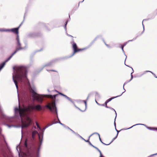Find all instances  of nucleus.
I'll list each match as a JSON object with an SVG mask.
<instances>
[{
  "label": "nucleus",
  "instance_id": "1",
  "mask_svg": "<svg viewBox=\"0 0 157 157\" xmlns=\"http://www.w3.org/2000/svg\"><path fill=\"white\" fill-rule=\"evenodd\" d=\"M28 85L29 86V88L31 90V93L32 95V97L34 100H36L39 102H42L43 101V98L44 97H47L50 98L53 100L54 99V101L53 102L55 101V98L58 95L57 94L54 95H38L36 93V89L35 86L33 84L31 85L29 81H28Z\"/></svg>",
  "mask_w": 157,
  "mask_h": 157
},
{
  "label": "nucleus",
  "instance_id": "2",
  "mask_svg": "<svg viewBox=\"0 0 157 157\" xmlns=\"http://www.w3.org/2000/svg\"><path fill=\"white\" fill-rule=\"evenodd\" d=\"M17 74L16 79L23 82L24 79H26L27 74V67L24 66H18L16 67Z\"/></svg>",
  "mask_w": 157,
  "mask_h": 157
},
{
  "label": "nucleus",
  "instance_id": "3",
  "mask_svg": "<svg viewBox=\"0 0 157 157\" xmlns=\"http://www.w3.org/2000/svg\"><path fill=\"white\" fill-rule=\"evenodd\" d=\"M46 107L48 108L54 114H56L57 118L59 121L58 122H55L53 123L52 124H51L50 125H52L53 124H55L58 123L65 127H66L65 125L64 124L60 122L58 118L57 108L56 106L55 101L52 102V103H49L46 106Z\"/></svg>",
  "mask_w": 157,
  "mask_h": 157
},
{
  "label": "nucleus",
  "instance_id": "4",
  "mask_svg": "<svg viewBox=\"0 0 157 157\" xmlns=\"http://www.w3.org/2000/svg\"><path fill=\"white\" fill-rule=\"evenodd\" d=\"M42 109V107L39 105L34 106L33 105H29L26 107L27 114H30L33 110L40 111Z\"/></svg>",
  "mask_w": 157,
  "mask_h": 157
},
{
  "label": "nucleus",
  "instance_id": "5",
  "mask_svg": "<svg viewBox=\"0 0 157 157\" xmlns=\"http://www.w3.org/2000/svg\"><path fill=\"white\" fill-rule=\"evenodd\" d=\"M21 119V125H13V127L19 128L21 127V128H24L27 127L30 125L31 124L32 120L29 117H27V120L24 123L23 122L22 120V118ZM21 134L22 133V130L21 129Z\"/></svg>",
  "mask_w": 157,
  "mask_h": 157
},
{
  "label": "nucleus",
  "instance_id": "6",
  "mask_svg": "<svg viewBox=\"0 0 157 157\" xmlns=\"http://www.w3.org/2000/svg\"><path fill=\"white\" fill-rule=\"evenodd\" d=\"M14 112L15 113H19V115L21 118L25 117L26 116V113H27L26 107L23 109H19L16 108L14 109Z\"/></svg>",
  "mask_w": 157,
  "mask_h": 157
},
{
  "label": "nucleus",
  "instance_id": "7",
  "mask_svg": "<svg viewBox=\"0 0 157 157\" xmlns=\"http://www.w3.org/2000/svg\"><path fill=\"white\" fill-rule=\"evenodd\" d=\"M16 40L17 41L16 43V48L18 50L20 51L21 50L25 49L26 48V47L23 48L21 47V44L20 41V39L19 38V36L17 35L16 38Z\"/></svg>",
  "mask_w": 157,
  "mask_h": 157
},
{
  "label": "nucleus",
  "instance_id": "8",
  "mask_svg": "<svg viewBox=\"0 0 157 157\" xmlns=\"http://www.w3.org/2000/svg\"><path fill=\"white\" fill-rule=\"evenodd\" d=\"M72 47L73 48L74 50V52L71 55V56H73L77 52L82 51L84 50L85 49H77V46L76 44L74 42V40H73L72 41Z\"/></svg>",
  "mask_w": 157,
  "mask_h": 157
},
{
  "label": "nucleus",
  "instance_id": "9",
  "mask_svg": "<svg viewBox=\"0 0 157 157\" xmlns=\"http://www.w3.org/2000/svg\"><path fill=\"white\" fill-rule=\"evenodd\" d=\"M142 125L144 126L147 129H148L149 130H152V131H157V128H154V127H148L146 125H145V124H136L134 125H133L132 126V127H130L129 128H128L125 129V130L128 129H129L130 128H132V127H134V126H136V125Z\"/></svg>",
  "mask_w": 157,
  "mask_h": 157
},
{
  "label": "nucleus",
  "instance_id": "10",
  "mask_svg": "<svg viewBox=\"0 0 157 157\" xmlns=\"http://www.w3.org/2000/svg\"><path fill=\"white\" fill-rule=\"evenodd\" d=\"M37 134L39 136V141L40 143V146L42 143V138L40 136L39 134V133L37 132L36 131H34L32 132V136L33 138H34L35 135L36 134Z\"/></svg>",
  "mask_w": 157,
  "mask_h": 157
},
{
  "label": "nucleus",
  "instance_id": "11",
  "mask_svg": "<svg viewBox=\"0 0 157 157\" xmlns=\"http://www.w3.org/2000/svg\"><path fill=\"white\" fill-rule=\"evenodd\" d=\"M19 51L18 50H17V49L16 48L15 50L14 51V52L12 53L11 55L5 61V62H3V63H5L6 62H8L9 60L14 55L16 52H17Z\"/></svg>",
  "mask_w": 157,
  "mask_h": 157
},
{
  "label": "nucleus",
  "instance_id": "12",
  "mask_svg": "<svg viewBox=\"0 0 157 157\" xmlns=\"http://www.w3.org/2000/svg\"><path fill=\"white\" fill-rule=\"evenodd\" d=\"M19 29V27H18L17 28H13L11 29H9L10 31H12L13 33L17 34V35L19 36L18 35V29Z\"/></svg>",
  "mask_w": 157,
  "mask_h": 157
},
{
  "label": "nucleus",
  "instance_id": "13",
  "mask_svg": "<svg viewBox=\"0 0 157 157\" xmlns=\"http://www.w3.org/2000/svg\"><path fill=\"white\" fill-rule=\"evenodd\" d=\"M66 99H67L69 101L71 102V103H73V104L74 105L75 107L77 109H78L79 110H80L81 111V109L78 107H77L75 105V103L72 100V99L69 97H67V95L66 96L65 98Z\"/></svg>",
  "mask_w": 157,
  "mask_h": 157
},
{
  "label": "nucleus",
  "instance_id": "14",
  "mask_svg": "<svg viewBox=\"0 0 157 157\" xmlns=\"http://www.w3.org/2000/svg\"><path fill=\"white\" fill-rule=\"evenodd\" d=\"M117 97H118V96H116L114 97H112L111 98H110L108 100H107L105 102V105H107V104L110 101L112 100L113 99L115 98H117Z\"/></svg>",
  "mask_w": 157,
  "mask_h": 157
},
{
  "label": "nucleus",
  "instance_id": "15",
  "mask_svg": "<svg viewBox=\"0 0 157 157\" xmlns=\"http://www.w3.org/2000/svg\"><path fill=\"white\" fill-rule=\"evenodd\" d=\"M13 80L15 84L16 88H17V90L18 88V86L17 84V82L16 80L14 79V78H13Z\"/></svg>",
  "mask_w": 157,
  "mask_h": 157
},
{
  "label": "nucleus",
  "instance_id": "16",
  "mask_svg": "<svg viewBox=\"0 0 157 157\" xmlns=\"http://www.w3.org/2000/svg\"><path fill=\"white\" fill-rule=\"evenodd\" d=\"M105 107L107 108H109L111 110H113L115 113V114H116V117H117V113H116V111L113 108H111V107H108V106L107 105H105Z\"/></svg>",
  "mask_w": 157,
  "mask_h": 157
},
{
  "label": "nucleus",
  "instance_id": "17",
  "mask_svg": "<svg viewBox=\"0 0 157 157\" xmlns=\"http://www.w3.org/2000/svg\"><path fill=\"white\" fill-rule=\"evenodd\" d=\"M127 83V82H125L124 83V85H123V90H124V91L123 92H122V93H121V94L120 95H118V96H118V97H120V96H121L122 94H123V93H124V92H125V89H124V86L125 84H126Z\"/></svg>",
  "mask_w": 157,
  "mask_h": 157
},
{
  "label": "nucleus",
  "instance_id": "18",
  "mask_svg": "<svg viewBox=\"0 0 157 157\" xmlns=\"http://www.w3.org/2000/svg\"><path fill=\"white\" fill-rule=\"evenodd\" d=\"M50 125H48V126H46V127H45L43 129V130H42V139H43V134L44 133V132L45 131V129L46 128H48V127H49V126H50Z\"/></svg>",
  "mask_w": 157,
  "mask_h": 157
},
{
  "label": "nucleus",
  "instance_id": "19",
  "mask_svg": "<svg viewBox=\"0 0 157 157\" xmlns=\"http://www.w3.org/2000/svg\"><path fill=\"white\" fill-rule=\"evenodd\" d=\"M94 134H97V135L99 137H100V135L99 134V133H97V132H94V133H92L91 135H90L89 136V138H88V139H89H89H90V137L91 136H92L93 135H94Z\"/></svg>",
  "mask_w": 157,
  "mask_h": 157
},
{
  "label": "nucleus",
  "instance_id": "20",
  "mask_svg": "<svg viewBox=\"0 0 157 157\" xmlns=\"http://www.w3.org/2000/svg\"><path fill=\"white\" fill-rule=\"evenodd\" d=\"M0 31L2 32H10L9 29H0Z\"/></svg>",
  "mask_w": 157,
  "mask_h": 157
},
{
  "label": "nucleus",
  "instance_id": "21",
  "mask_svg": "<svg viewBox=\"0 0 157 157\" xmlns=\"http://www.w3.org/2000/svg\"><path fill=\"white\" fill-rule=\"evenodd\" d=\"M134 72V70H133V72H132L131 74V78L129 80V81H128L129 82H130V81H131V80L133 78V75H132V73H133Z\"/></svg>",
  "mask_w": 157,
  "mask_h": 157
},
{
  "label": "nucleus",
  "instance_id": "22",
  "mask_svg": "<svg viewBox=\"0 0 157 157\" xmlns=\"http://www.w3.org/2000/svg\"><path fill=\"white\" fill-rule=\"evenodd\" d=\"M145 20H146V19H144L142 21V25H143V31L142 32V34L144 32V26L143 25V22L144 21H145Z\"/></svg>",
  "mask_w": 157,
  "mask_h": 157
},
{
  "label": "nucleus",
  "instance_id": "23",
  "mask_svg": "<svg viewBox=\"0 0 157 157\" xmlns=\"http://www.w3.org/2000/svg\"><path fill=\"white\" fill-rule=\"evenodd\" d=\"M33 36V34L32 33H29L27 35V36L28 37H32Z\"/></svg>",
  "mask_w": 157,
  "mask_h": 157
},
{
  "label": "nucleus",
  "instance_id": "24",
  "mask_svg": "<svg viewBox=\"0 0 157 157\" xmlns=\"http://www.w3.org/2000/svg\"><path fill=\"white\" fill-rule=\"evenodd\" d=\"M145 73L146 72H151V73H152L153 75H154V76H155V77L157 78V77H156L155 76V74H154L151 71H145Z\"/></svg>",
  "mask_w": 157,
  "mask_h": 157
},
{
  "label": "nucleus",
  "instance_id": "25",
  "mask_svg": "<svg viewBox=\"0 0 157 157\" xmlns=\"http://www.w3.org/2000/svg\"><path fill=\"white\" fill-rule=\"evenodd\" d=\"M137 36H136V37L133 38L132 40H128L127 41V43H128V42H130V41H132L135 40L137 38Z\"/></svg>",
  "mask_w": 157,
  "mask_h": 157
},
{
  "label": "nucleus",
  "instance_id": "26",
  "mask_svg": "<svg viewBox=\"0 0 157 157\" xmlns=\"http://www.w3.org/2000/svg\"><path fill=\"white\" fill-rule=\"evenodd\" d=\"M2 137H3V139H4V141L6 143V146H7V147H8V146L7 145V144L6 143V140H5V138L4 136L3 135H2Z\"/></svg>",
  "mask_w": 157,
  "mask_h": 157
},
{
  "label": "nucleus",
  "instance_id": "27",
  "mask_svg": "<svg viewBox=\"0 0 157 157\" xmlns=\"http://www.w3.org/2000/svg\"><path fill=\"white\" fill-rule=\"evenodd\" d=\"M117 134L116 136L114 138H113V140H114L117 137V135H118V133L120 132V131L117 130Z\"/></svg>",
  "mask_w": 157,
  "mask_h": 157
},
{
  "label": "nucleus",
  "instance_id": "28",
  "mask_svg": "<svg viewBox=\"0 0 157 157\" xmlns=\"http://www.w3.org/2000/svg\"><path fill=\"white\" fill-rule=\"evenodd\" d=\"M67 22H68V21H67L66 22L65 24V25L64 26V29L66 31H67L66 26H67Z\"/></svg>",
  "mask_w": 157,
  "mask_h": 157
},
{
  "label": "nucleus",
  "instance_id": "29",
  "mask_svg": "<svg viewBox=\"0 0 157 157\" xmlns=\"http://www.w3.org/2000/svg\"><path fill=\"white\" fill-rule=\"evenodd\" d=\"M112 141H113V140H112V141H111L110 143H108V144H105V143H104L103 142H101V143H102V144H104V145H107H107H109L110 144V143H111Z\"/></svg>",
  "mask_w": 157,
  "mask_h": 157
},
{
  "label": "nucleus",
  "instance_id": "30",
  "mask_svg": "<svg viewBox=\"0 0 157 157\" xmlns=\"http://www.w3.org/2000/svg\"><path fill=\"white\" fill-rule=\"evenodd\" d=\"M27 139H26L25 141V146L26 147H27Z\"/></svg>",
  "mask_w": 157,
  "mask_h": 157
},
{
  "label": "nucleus",
  "instance_id": "31",
  "mask_svg": "<svg viewBox=\"0 0 157 157\" xmlns=\"http://www.w3.org/2000/svg\"><path fill=\"white\" fill-rule=\"evenodd\" d=\"M36 125L37 126V127L39 128L40 129H41V128H40V127L39 125L37 123V122H36Z\"/></svg>",
  "mask_w": 157,
  "mask_h": 157
},
{
  "label": "nucleus",
  "instance_id": "32",
  "mask_svg": "<svg viewBox=\"0 0 157 157\" xmlns=\"http://www.w3.org/2000/svg\"><path fill=\"white\" fill-rule=\"evenodd\" d=\"M88 144H90L91 146L92 147H95V146H94V145H93L90 143V142H89Z\"/></svg>",
  "mask_w": 157,
  "mask_h": 157
},
{
  "label": "nucleus",
  "instance_id": "33",
  "mask_svg": "<svg viewBox=\"0 0 157 157\" xmlns=\"http://www.w3.org/2000/svg\"><path fill=\"white\" fill-rule=\"evenodd\" d=\"M124 47V46H121V48L122 49V51H123V52H124H124L123 49V48Z\"/></svg>",
  "mask_w": 157,
  "mask_h": 157
},
{
  "label": "nucleus",
  "instance_id": "34",
  "mask_svg": "<svg viewBox=\"0 0 157 157\" xmlns=\"http://www.w3.org/2000/svg\"><path fill=\"white\" fill-rule=\"evenodd\" d=\"M83 101L84 102V103L85 104L86 107V101H87V100H84V101Z\"/></svg>",
  "mask_w": 157,
  "mask_h": 157
},
{
  "label": "nucleus",
  "instance_id": "35",
  "mask_svg": "<svg viewBox=\"0 0 157 157\" xmlns=\"http://www.w3.org/2000/svg\"><path fill=\"white\" fill-rule=\"evenodd\" d=\"M116 118V117H115V118L114 122V126H115V128H116V123H115Z\"/></svg>",
  "mask_w": 157,
  "mask_h": 157
},
{
  "label": "nucleus",
  "instance_id": "36",
  "mask_svg": "<svg viewBox=\"0 0 157 157\" xmlns=\"http://www.w3.org/2000/svg\"><path fill=\"white\" fill-rule=\"evenodd\" d=\"M59 94L60 95H62V96H63V97H64L65 98L66 96V95H64V94H62V93H59Z\"/></svg>",
  "mask_w": 157,
  "mask_h": 157
},
{
  "label": "nucleus",
  "instance_id": "37",
  "mask_svg": "<svg viewBox=\"0 0 157 157\" xmlns=\"http://www.w3.org/2000/svg\"><path fill=\"white\" fill-rule=\"evenodd\" d=\"M103 41H104V43H105V45H106V46H107L109 48V46L108 44H107L105 43V41H104V40H103Z\"/></svg>",
  "mask_w": 157,
  "mask_h": 157
},
{
  "label": "nucleus",
  "instance_id": "38",
  "mask_svg": "<svg viewBox=\"0 0 157 157\" xmlns=\"http://www.w3.org/2000/svg\"><path fill=\"white\" fill-rule=\"evenodd\" d=\"M70 130H71L73 133L75 134H76V133H75L74 131H73L71 129H70Z\"/></svg>",
  "mask_w": 157,
  "mask_h": 157
},
{
  "label": "nucleus",
  "instance_id": "39",
  "mask_svg": "<svg viewBox=\"0 0 157 157\" xmlns=\"http://www.w3.org/2000/svg\"><path fill=\"white\" fill-rule=\"evenodd\" d=\"M6 125L9 128H10L12 127H13V125H10L8 124H6Z\"/></svg>",
  "mask_w": 157,
  "mask_h": 157
},
{
  "label": "nucleus",
  "instance_id": "40",
  "mask_svg": "<svg viewBox=\"0 0 157 157\" xmlns=\"http://www.w3.org/2000/svg\"><path fill=\"white\" fill-rule=\"evenodd\" d=\"M124 55L126 56V58H125V60H126V58H127V56L125 55V54H124ZM124 64L126 66H127L128 67H129L128 66L126 65L125 64V61H124Z\"/></svg>",
  "mask_w": 157,
  "mask_h": 157
},
{
  "label": "nucleus",
  "instance_id": "41",
  "mask_svg": "<svg viewBox=\"0 0 157 157\" xmlns=\"http://www.w3.org/2000/svg\"><path fill=\"white\" fill-rule=\"evenodd\" d=\"M95 102H96V103L98 105H101V104L98 103V102L97 101H96V100H95Z\"/></svg>",
  "mask_w": 157,
  "mask_h": 157
},
{
  "label": "nucleus",
  "instance_id": "42",
  "mask_svg": "<svg viewBox=\"0 0 157 157\" xmlns=\"http://www.w3.org/2000/svg\"><path fill=\"white\" fill-rule=\"evenodd\" d=\"M65 128H66L67 129H68L69 130H70V129H71L69 127H67V126H66L65 127Z\"/></svg>",
  "mask_w": 157,
  "mask_h": 157
},
{
  "label": "nucleus",
  "instance_id": "43",
  "mask_svg": "<svg viewBox=\"0 0 157 157\" xmlns=\"http://www.w3.org/2000/svg\"><path fill=\"white\" fill-rule=\"evenodd\" d=\"M89 139H88L87 140H84L86 142H88V143H89Z\"/></svg>",
  "mask_w": 157,
  "mask_h": 157
},
{
  "label": "nucleus",
  "instance_id": "44",
  "mask_svg": "<svg viewBox=\"0 0 157 157\" xmlns=\"http://www.w3.org/2000/svg\"><path fill=\"white\" fill-rule=\"evenodd\" d=\"M67 35L68 36H70V37H73L71 35H69V34H67Z\"/></svg>",
  "mask_w": 157,
  "mask_h": 157
},
{
  "label": "nucleus",
  "instance_id": "45",
  "mask_svg": "<svg viewBox=\"0 0 157 157\" xmlns=\"http://www.w3.org/2000/svg\"><path fill=\"white\" fill-rule=\"evenodd\" d=\"M51 63L52 62H50V63H48V64H47L46 65L47 66H49V65H51Z\"/></svg>",
  "mask_w": 157,
  "mask_h": 157
},
{
  "label": "nucleus",
  "instance_id": "46",
  "mask_svg": "<svg viewBox=\"0 0 157 157\" xmlns=\"http://www.w3.org/2000/svg\"><path fill=\"white\" fill-rule=\"evenodd\" d=\"M75 135H77V136H79L80 137V136H81L80 135H79L78 134L76 133V134H75Z\"/></svg>",
  "mask_w": 157,
  "mask_h": 157
},
{
  "label": "nucleus",
  "instance_id": "47",
  "mask_svg": "<svg viewBox=\"0 0 157 157\" xmlns=\"http://www.w3.org/2000/svg\"><path fill=\"white\" fill-rule=\"evenodd\" d=\"M23 23V22H21V23L20 24V25H19V26L18 27H19V28L21 26V25H22V24Z\"/></svg>",
  "mask_w": 157,
  "mask_h": 157
},
{
  "label": "nucleus",
  "instance_id": "48",
  "mask_svg": "<svg viewBox=\"0 0 157 157\" xmlns=\"http://www.w3.org/2000/svg\"><path fill=\"white\" fill-rule=\"evenodd\" d=\"M89 95L86 98V100H87V101L88 100V98H89Z\"/></svg>",
  "mask_w": 157,
  "mask_h": 157
},
{
  "label": "nucleus",
  "instance_id": "49",
  "mask_svg": "<svg viewBox=\"0 0 157 157\" xmlns=\"http://www.w3.org/2000/svg\"><path fill=\"white\" fill-rule=\"evenodd\" d=\"M50 71H54V72H56V71L55 70H50Z\"/></svg>",
  "mask_w": 157,
  "mask_h": 157
},
{
  "label": "nucleus",
  "instance_id": "50",
  "mask_svg": "<svg viewBox=\"0 0 157 157\" xmlns=\"http://www.w3.org/2000/svg\"><path fill=\"white\" fill-rule=\"evenodd\" d=\"M80 137L82 140H85L83 138L82 136H80Z\"/></svg>",
  "mask_w": 157,
  "mask_h": 157
},
{
  "label": "nucleus",
  "instance_id": "51",
  "mask_svg": "<svg viewBox=\"0 0 157 157\" xmlns=\"http://www.w3.org/2000/svg\"><path fill=\"white\" fill-rule=\"evenodd\" d=\"M99 140H100V141L101 142H102V140H101V139L100 138V137H99Z\"/></svg>",
  "mask_w": 157,
  "mask_h": 157
},
{
  "label": "nucleus",
  "instance_id": "52",
  "mask_svg": "<svg viewBox=\"0 0 157 157\" xmlns=\"http://www.w3.org/2000/svg\"><path fill=\"white\" fill-rule=\"evenodd\" d=\"M56 119H54V121L53 123L55 122H57V121H56Z\"/></svg>",
  "mask_w": 157,
  "mask_h": 157
},
{
  "label": "nucleus",
  "instance_id": "53",
  "mask_svg": "<svg viewBox=\"0 0 157 157\" xmlns=\"http://www.w3.org/2000/svg\"><path fill=\"white\" fill-rule=\"evenodd\" d=\"M131 68H132V72H133V68L132 67H131Z\"/></svg>",
  "mask_w": 157,
  "mask_h": 157
},
{
  "label": "nucleus",
  "instance_id": "54",
  "mask_svg": "<svg viewBox=\"0 0 157 157\" xmlns=\"http://www.w3.org/2000/svg\"><path fill=\"white\" fill-rule=\"evenodd\" d=\"M96 95H98H98H99V94H98V93H97V94H96Z\"/></svg>",
  "mask_w": 157,
  "mask_h": 157
},
{
  "label": "nucleus",
  "instance_id": "55",
  "mask_svg": "<svg viewBox=\"0 0 157 157\" xmlns=\"http://www.w3.org/2000/svg\"><path fill=\"white\" fill-rule=\"evenodd\" d=\"M101 105V106H104V104H102Z\"/></svg>",
  "mask_w": 157,
  "mask_h": 157
},
{
  "label": "nucleus",
  "instance_id": "56",
  "mask_svg": "<svg viewBox=\"0 0 157 157\" xmlns=\"http://www.w3.org/2000/svg\"><path fill=\"white\" fill-rule=\"evenodd\" d=\"M126 44H124L123 46H124V47L126 45Z\"/></svg>",
  "mask_w": 157,
  "mask_h": 157
},
{
  "label": "nucleus",
  "instance_id": "57",
  "mask_svg": "<svg viewBox=\"0 0 157 157\" xmlns=\"http://www.w3.org/2000/svg\"><path fill=\"white\" fill-rule=\"evenodd\" d=\"M115 130H116V131H117V129H116V128H115Z\"/></svg>",
  "mask_w": 157,
  "mask_h": 157
},
{
  "label": "nucleus",
  "instance_id": "58",
  "mask_svg": "<svg viewBox=\"0 0 157 157\" xmlns=\"http://www.w3.org/2000/svg\"><path fill=\"white\" fill-rule=\"evenodd\" d=\"M55 91H56V92H58V91H57L56 90H55Z\"/></svg>",
  "mask_w": 157,
  "mask_h": 157
},
{
  "label": "nucleus",
  "instance_id": "59",
  "mask_svg": "<svg viewBox=\"0 0 157 157\" xmlns=\"http://www.w3.org/2000/svg\"><path fill=\"white\" fill-rule=\"evenodd\" d=\"M19 150H20V148H21L19 147Z\"/></svg>",
  "mask_w": 157,
  "mask_h": 157
},
{
  "label": "nucleus",
  "instance_id": "60",
  "mask_svg": "<svg viewBox=\"0 0 157 157\" xmlns=\"http://www.w3.org/2000/svg\"><path fill=\"white\" fill-rule=\"evenodd\" d=\"M16 147H18V146H16Z\"/></svg>",
  "mask_w": 157,
  "mask_h": 157
},
{
  "label": "nucleus",
  "instance_id": "61",
  "mask_svg": "<svg viewBox=\"0 0 157 157\" xmlns=\"http://www.w3.org/2000/svg\"><path fill=\"white\" fill-rule=\"evenodd\" d=\"M48 92H49V90H48Z\"/></svg>",
  "mask_w": 157,
  "mask_h": 157
},
{
  "label": "nucleus",
  "instance_id": "62",
  "mask_svg": "<svg viewBox=\"0 0 157 157\" xmlns=\"http://www.w3.org/2000/svg\"><path fill=\"white\" fill-rule=\"evenodd\" d=\"M84 0H83V1L82 2H83Z\"/></svg>",
  "mask_w": 157,
  "mask_h": 157
},
{
  "label": "nucleus",
  "instance_id": "63",
  "mask_svg": "<svg viewBox=\"0 0 157 157\" xmlns=\"http://www.w3.org/2000/svg\"><path fill=\"white\" fill-rule=\"evenodd\" d=\"M34 128H36V127H34Z\"/></svg>",
  "mask_w": 157,
  "mask_h": 157
},
{
  "label": "nucleus",
  "instance_id": "64",
  "mask_svg": "<svg viewBox=\"0 0 157 157\" xmlns=\"http://www.w3.org/2000/svg\"><path fill=\"white\" fill-rule=\"evenodd\" d=\"M156 154H157V153Z\"/></svg>",
  "mask_w": 157,
  "mask_h": 157
}]
</instances>
